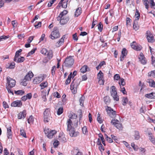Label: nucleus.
Instances as JSON below:
<instances>
[{
	"mask_svg": "<svg viewBox=\"0 0 155 155\" xmlns=\"http://www.w3.org/2000/svg\"><path fill=\"white\" fill-rule=\"evenodd\" d=\"M69 119L68 120L67 122V130H68L71 127V126L73 125V122L74 126L75 127H77L78 125V121L76 120L77 116L75 114L73 113H71L69 115Z\"/></svg>",
	"mask_w": 155,
	"mask_h": 155,
	"instance_id": "1",
	"label": "nucleus"
},
{
	"mask_svg": "<svg viewBox=\"0 0 155 155\" xmlns=\"http://www.w3.org/2000/svg\"><path fill=\"white\" fill-rule=\"evenodd\" d=\"M7 83L6 88L8 93L14 95V93L11 88L14 87L15 85L16 81L15 80L9 77H7L6 78Z\"/></svg>",
	"mask_w": 155,
	"mask_h": 155,
	"instance_id": "2",
	"label": "nucleus"
},
{
	"mask_svg": "<svg viewBox=\"0 0 155 155\" xmlns=\"http://www.w3.org/2000/svg\"><path fill=\"white\" fill-rule=\"evenodd\" d=\"M74 60L71 56H69L66 58L63 64V66H64L68 68L72 66L74 63Z\"/></svg>",
	"mask_w": 155,
	"mask_h": 155,
	"instance_id": "3",
	"label": "nucleus"
},
{
	"mask_svg": "<svg viewBox=\"0 0 155 155\" xmlns=\"http://www.w3.org/2000/svg\"><path fill=\"white\" fill-rule=\"evenodd\" d=\"M57 20L58 21H60L61 25H64L67 23L69 20V18L68 16H58L57 18Z\"/></svg>",
	"mask_w": 155,
	"mask_h": 155,
	"instance_id": "4",
	"label": "nucleus"
},
{
	"mask_svg": "<svg viewBox=\"0 0 155 155\" xmlns=\"http://www.w3.org/2000/svg\"><path fill=\"white\" fill-rule=\"evenodd\" d=\"M50 36L51 38L52 39H55L60 37V34L57 27H54V28L53 31L51 32Z\"/></svg>",
	"mask_w": 155,
	"mask_h": 155,
	"instance_id": "5",
	"label": "nucleus"
},
{
	"mask_svg": "<svg viewBox=\"0 0 155 155\" xmlns=\"http://www.w3.org/2000/svg\"><path fill=\"white\" fill-rule=\"evenodd\" d=\"M50 110L49 109H46L44 113V121L45 123L49 121L50 118Z\"/></svg>",
	"mask_w": 155,
	"mask_h": 155,
	"instance_id": "6",
	"label": "nucleus"
},
{
	"mask_svg": "<svg viewBox=\"0 0 155 155\" xmlns=\"http://www.w3.org/2000/svg\"><path fill=\"white\" fill-rule=\"evenodd\" d=\"M110 123L111 124L114 125L117 129L119 130H122L123 127L122 124L120 123L119 120L116 119H112Z\"/></svg>",
	"mask_w": 155,
	"mask_h": 155,
	"instance_id": "7",
	"label": "nucleus"
},
{
	"mask_svg": "<svg viewBox=\"0 0 155 155\" xmlns=\"http://www.w3.org/2000/svg\"><path fill=\"white\" fill-rule=\"evenodd\" d=\"M106 110L108 114L111 117L114 118L116 117L117 114L116 112L110 107L107 106V108H106Z\"/></svg>",
	"mask_w": 155,
	"mask_h": 155,
	"instance_id": "8",
	"label": "nucleus"
},
{
	"mask_svg": "<svg viewBox=\"0 0 155 155\" xmlns=\"http://www.w3.org/2000/svg\"><path fill=\"white\" fill-rule=\"evenodd\" d=\"M41 52L42 54L47 56L48 57L49 59L52 58L53 57V52L51 50L48 51L46 49L43 48L41 51Z\"/></svg>",
	"mask_w": 155,
	"mask_h": 155,
	"instance_id": "9",
	"label": "nucleus"
},
{
	"mask_svg": "<svg viewBox=\"0 0 155 155\" xmlns=\"http://www.w3.org/2000/svg\"><path fill=\"white\" fill-rule=\"evenodd\" d=\"M44 131L48 137L49 138H53V136L56 133L57 131L55 130H49V129H45Z\"/></svg>",
	"mask_w": 155,
	"mask_h": 155,
	"instance_id": "10",
	"label": "nucleus"
},
{
	"mask_svg": "<svg viewBox=\"0 0 155 155\" xmlns=\"http://www.w3.org/2000/svg\"><path fill=\"white\" fill-rule=\"evenodd\" d=\"M111 91L110 92L111 96L113 97L114 100L118 101L119 97L117 95L115 87L114 86H113L111 87Z\"/></svg>",
	"mask_w": 155,
	"mask_h": 155,
	"instance_id": "11",
	"label": "nucleus"
},
{
	"mask_svg": "<svg viewBox=\"0 0 155 155\" xmlns=\"http://www.w3.org/2000/svg\"><path fill=\"white\" fill-rule=\"evenodd\" d=\"M130 45L133 49L137 51H140L142 48L140 45L137 44L135 41H133L131 43Z\"/></svg>",
	"mask_w": 155,
	"mask_h": 155,
	"instance_id": "12",
	"label": "nucleus"
},
{
	"mask_svg": "<svg viewBox=\"0 0 155 155\" xmlns=\"http://www.w3.org/2000/svg\"><path fill=\"white\" fill-rule=\"evenodd\" d=\"M146 35L148 42L153 43L154 41V37L150 31H147Z\"/></svg>",
	"mask_w": 155,
	"mask_h": 155,
	"instance_id": "13",
	"label": "nucleus"
},
{
	"mask_svg": "<svg viewBox=\"0 0 155 155\" xmlns=\"http://www.w3.org/2000/svg\"><path fill=\"white\" fill-rule=\"evenodd\" d=\"M67 130L69 131V134L72 137H76L79 134V133L78 132H75L74 129L72 128V126H71V127L69 129V130Z\"/></svg>",
	"mask_w": 155,
	"mask_h": 155,
	"instance_id": "14",
	"label": "nucleus"
},
{
	"mask_svg": "<svg viewBox=\"0 0 155 155\" xmlns=\"http://www.w3.org/2000/svg\"><path fill=\"white\" fill-rule=\"evenodd\" d=\"M139 61L142 64H146L147 61V60L142 52L140 53L139 56Z\"/></svg>",
	"mask_w": 155,
	"mask_h": 155,
	"instance_id": "15",
	"label": "nucleus"
},
{
	"mask_svg": "<svg viewBox=\"0 0 155 155\" xmlns=\"http://www.w3.org/2000/svg\"><path fill=\"white\" fill-rule=\"evenodd\" d=\"M68 1V0H61L59 3L58 6L60 7L61 6L63 8H66L67 7Z\"/></svg>",
	"mask_w": 155,
	"mask_h": 155,
	"instance_id": "16",
	"label": "nucleus"
},
{
	"mask_svg": "<svg viewBox=\"0 0 155 155\" xmlns=\"http://www.w3.org/2000/svg\"><path fill=\"white\" fill-rule=\"evenodd\" d=\"M22 105V103L21 101H17L12 103L11 105L14 107H21Z\"/></svg>",
	"mask_w": 155,
	"mask_h": 155,
	"instance_id": "17",
	"label": "nucleus"
},
{
	"mask_svg": "<svg viewBox=\"0 0 155 155\" xmlns=\"http://www.w3.org/2000/svg\"><path fill=\"white\" fill-rule=\"evenodd\" d=\"M80 81L78 79H74L71 84V86L78 87L80 84Z\"/></svg>",
	"mask_w": 155,
	"mask_h": 155,
	"instance_id": "18",
	"label": "nucleus"
},
{
	"mask_svg": "<svg viewBox=\"0 0 155 155\" xmlns=\"http://www.w3.org/2000/svg\"><path fill=\"white\" fill-rule=\"evenodd\" d=\"M43 80V77H38L35 78L33 82L34 84H37L41 82Z\"/></svg>",
	"mask_w": 155,
	"mask_h": 155,
	"instance_id": "19",
	"label": "nucleus"
},
{
	"mask_svg": "<svg viewBox=\"0 0 155 155\" xmlns=\"http://www.w3.org/2000/svg\"><path fill=\"white\" fill-rule=\"evenodd\" d=\"M26 111L24 110L23 111L19 113L18 116V119H24L26 117Z\"/></svg>",
	"mask_w": 155,
	"mask_h": 155,
	"instance_id": "20",
	"label": "nucleus"
},
{
	"mask_svg": "<svg viewBox=\"0 0 155 155\" xmlns=\"http://www.w3.org/2000/svg\"><path fill=\"white\" fill-rule=\"evenodd\" d=\"M121 53L122 55H120V61H122L124 59V57L127 54V51L125 48L123 49Z\"/></svg>",
	"mask_w": 155,
	"mask_h": 155,
	"instance_id": "21",
	"label": "nucleus"
},
{
	"mask_svg": "<svg viewBox=\"0 0 155 155\" xmlns=\"http://www.w3.org/2000/svg\"><path fill=\"white\" fill-rule=\"evenodd\" d=\"M33 76V74L31 71H30L25 76L24 78H25L26 80L29 81L31 80V78Z\"/></svg>",
	"mask_w": 155,
	"mask_h": 155,
	"instance_id": "22",
	"label": "nucleus"
},
{
	"mask_svg": "<svg viewBox=\"0 0 155 155\" xmlns=\"http://www.w3.org/2000/svg\"><path fill=\"white\" fill-rule=\"evenodd\" d=\"M7 135L8 139H11L12 138V133L11 127L7 128Z\"/></svg>",
	"mask_w": 155,
	"mask_h": 155,
	"instance_id": "23",
	"label": "nucleus"
},
{
	"mask_svg": "<svg viewBox=\"0 0 155 155\" xmlns=\"http://www.w3.org/2000/svg\"><path fill=\"white\" fill-rule=\"evenodd\" d=\"M59 138L58 139L61 142L63 143H65L67 141V139L65 137L64 134H61V135L60 134L58 136Z\"/></svg>",
	"mask_w": 155,
	"mask_h": 155,
	"instance_id": "24",
	"label": "nucleus"
},
{
	"mask_svg": "<svg viewBox=\"0 0 155 155\" xmlns=\"http://www.w3.org/2000/svg\"><path fill=\"white\" fill-rule=\"evenodd\" d=\"M81 7H78L77 8L75 12L74 16L75 17H78L81 13Z\"/></svg>",
	"mask_w": 155,
	"mask_h": 155,
	"instance_id": "25",
	"label": "nucleus"
},
{
	"mask_svg": "<svg viewBox=\"0 0 155 155\" xmlns=\"http://www.w3.org/2000/svg\"><path fill=\"white\" fill-rule=\"evenodd\" d=\"M64 37L63 38V37H62V38L60 39L56 43V46L57 47H59L60 45H61L63 44L64 41Z\"/></svg>",
	"mask_w": 155,
	"mask_h": 155,
	"instance_id": "26",
	"label": "nucleus"
},
{
	"mask_svg": "<svg viewBox=\"0 0 155 155\" xmlns=\"http://www.w3.org/2000/svg\"><path fill=\"white\" fill-rule=\"evenodd\" d=\"M133 28L135 30H137L138 29L139 26L138 24V21H134L133 24Z\"/></svg>",
	"mask_w": 155,
	"mask_h": 155,
	"instance_id": "27",
	"label": "nucleus"
},
{
	"mask_svg": "<svg viewBox=\"0 0 155 155\" xmlns=\"http://www.w3.org/2000/svg\"><path fill=\"white\" fill-rule=\"evenodd\" d=\"M22 51V50L20 49L18 51H17L15 53V58L14 59V61H16L17 58L20 56V53H21Z\"/></svg>",
	"mask_w": 155,
	"mask_h": 155,
	"instance_id": "28",
	"label": "nucleus"
},
{
	"mask_svg": "<svg viewBox=\"0 0 155 155\" xmlns=\"http://www.w3.org/2000/svg\"><path fill=\"white\" fill-rule=\"evenodd\" d=\"M145 97L149 98H153L155 97V93H151L149 94H146Z\"/></svg>",
	"mask_w": 155,
	"mask_h": 155,
	"instance_id": "29",
	"label": "nucleus"
},
{
	"mask_svg": "<svg viewBox=\"0 0 155 155\" xmlns=\"http://www.w3.org/2000/svg\"><path fill=\"white\" fill-rule=\"evenodd\" d=\"M88 67L86 65H84L81 69L80 71L81 72L84 73L87 71Z\"/></svg>",
	"mask_w": 155,
	"mask_h": 155,
	"instance_id": "30",
	"label": "nucleus"
},
{
	"mask_svg": "<svg viewBox=\"0 0 155 155\" xmlns=\"http://www.w3.org/2000/svg\"><path fill=\"white\" fill-rule=\"evenodd\" d=\"M149 83V85L151 87H155V83L154 81L152 79H149L147 81Z\"/></svg>",
	"mask_w": 155,
	"mask_h": 155,
	"instance_id": "31",
	"label": "nucleus"
},
{
	"mask_svg": "<svg viewBox=\"0 0 155 155\" xmlns=\"http://www.w3.org/2000/svg\"><path fill=\"white\" fill-rule=\"evenodd\" d=\"M142 2H143V4L145 6V8L147 9H148L149 7V5H148V3H149L148 0H142Z\"/></svg>",
	"mask_w": 155,
	"mask_h": 155,
	"instance_id": "32",
	"label": "nucleus"
},
{
	"mask_svg": "<svg viewBox=\"0 0 155 155\" xmlns=\"http://www.w3.org/2000/svg\"><path fill=\"white\" fill-rule=\"evenodd\" d=\"M97 78L98 79H103V74L101 71H100L97 74Z\"/></svg>",
	"mask_w": 155,
	"mask_h": 155,
	"instance_id": "33",
	"label": "nucleus"
},
{
	"mask_svg": "<svg viewBox=\"0 0 155 155\" xmlns=\"http://www.w3.org/2000/svg\"><path fill=\"white\" fill-rule=\"evenodd\" d=\"M135 19L134 20L138 21L140 17V14L138 12V10L137 9H136V11L135 14Z\"/></svg>",
	"mask_w": 155,
	"mask_h": 155,
	"instance_id": "34",
	"label": "nucleus"
},
{
	"mask_svg": "<svg viewBox=\"0 0 155 155\" xmlns=\"http://www.w3.org/2000/svg\"><path fill=\"white\" fill-rule=\"evenodd\" d=\"M25 93V91L22 90H19L17 91H15V93L18 95H22Z\"/></svg>",
	"mask_w": 155,
	"mask_h": 155,
	"instance_id": "35",
	"label": "nucleus"
},
{
	"mask_svg": "<svg viewBox=\"0 0 155 155\" xmlns=\"http://www.w3.org/2000/svg\"><path fill=\"white\" fill-rule=\"evenodd\" d=\"M28 80H27L25 79V78H24V79H23L21 82V85L26 86L27 85Z\"/></svg>",
	"mask_w": 155,
	"mask_h": 155,
	"instance_id": "36",
	"label": "nucleus"
},
{
	"mask_svg": "<svg viewBox=\"0 0 155 155\" xmlns=\"http://www.w3.org/2000/svg\"><path fill=\"white\" fill-rule=\"evenodd\" d=\"M118 83L120 86H121V85L123 86L125 85V82L124 81V80L122 78L120 79Z\"/></svg>",
	"mask_w": 155,
	"mask_h": 155,
	"instance_id": "37",
	"label": "nucleus"
},
{
	"mask_svg": "<svg viewBox=\"0 0 155 155\" xmlns=\"http://www.w3.org/2000/svg\"><path fill=\"white\" fill-rule=\"evenodd\" d=\"M123 104L124 106H125L126 105L128 101V100L127 97H123V99L122 100Z\"/></svg>",
	"mask_w": 155,
	"mask_h": 155,
	"instance_id": "38",
	"label": "nucleus"
},
{
	"mask_svg": "<svg viewBox=\"0 0 155 155\" xmlns=\"http://www.w3.org/2000/svg\"><path fill=\"white\" fill-rule=\"evenodd\" d=\"M104 102L106 104L109 103L110 102V100L109 96H106L104 98Z\"/></svg>",
	"mask_w": 155,
	"mask_h": 155,
	"instance_id": "39",
	"label": "nucleus"
},
{
	"mask_svg": "<svg viewBox=\"0 0 155 155\" xmlns=\"http://www.w3.org/2000/svg\"><path fill=\"white\" fill-rule=\"evenodd\" d=\"M28 123L29 124L33 123L34 121V118L32 115L30 116L29 117L27 120Z\"/></svg>",
	"mask_w": 155,
	"mask_h": 155,
	"instance_id": "40",
	"label": "nucleus"
},
{
	"mask_svg": "<svg viewBox=\"0 0 155 155\" xmlns=\"http://www.w3.org/2000/svg\"><path fill=\"white\" fill-rule=\"evenodd\" d=\"M99 137L101 138V140L102 141V143L104 146L106 145L105 141L104 140L103 135L101 134H99L98 135Z\"/></svg>",
	"mask_w": 155,
	"mask_h": 155,
	"instance_id": "41",
	"label": "nucleus"
},
{
	"mask_svg": "<svg viewBox=\"0 0 155 155\" xmlns=\"http://www.w3.org/2000/svg\"><path fill=\"white\" fill-rule=\"evenodd\" d=\"M48 83L46 82H42L40 84V86L41 89H43L45 87L47 86Z\"/></svg>",
	"mask_w": 155,
	"mask_h": 155,
	"instance_id": "42",
	"label": "nucleus"
},
{
	"mask_svg": "<svg viewBox=\"0 0 155 155\" xmlns=\"http://www.w3.org/2000/svg\"><path fill=\"white\" fill-rule=\"evenodd\" d=\"M20 134L25 138L27 137L26 133L22 128L20 129Z\"/></svg>",
	"mask_w": 155,
	"mask_h": 155,
	"instance_id": "43",
	"label": "nucleus"
},
{
	"mask_svg": "<svg viewBox=\"0 0 155 155\" xmlns=\"http://www.w3.org/2000/svg\"><path fill=\"white\" fill-rule=\"evenodd\" d=\"M25 60V58L23 57H21L20 58H17V60H16L17 62L18 63H21L22 62L24 61Z\"/></svg>",
	"mask_w": 155,
	"mask_h": 155,
	"instance_id": "44",
	"label": "nucleus"
},
{
	"mask_svg": "<svg viewBox=\"0 0 155 155\" xmlns=\"http://www.w3.org/2000/svg\"><path fill=\"white\" fill-rule=\"evenodd\" d=\"M78 87L71 86V89L74 94H76L77 92V88Z\"/></svg>",
	"mask_w": 155,
	"mask_h": 155,
	"instance_id": "45",
	"label": "nucleus"
},
{
	"mask_svg": "<svg viewBox=\"0 0 155 155\" xmlns=\"http://www.w3.org/2000/svg\"><path fill=\"white\" fill-rule=\"evenodd\" d=\"M135 139L136 140H138L140 138L139 133L138 131H135Z\"/></svg>",
	"mask_w": 155,
	"mask_h": 155,
	"instance_id": "46",
	"label": "nucleus"
},
{
	"mask_svg": "<svg viewBox=\"0 0 155 155\" xmlns=\"http://www.w3.org/2000/svg\"><path fill=\"white\" fill-rule=\"evenodd\" d=\"M68 12L66 10H64L63 12H61L59 16H67L66 15L67 14Z\"/></svg>",
	"mask_w": 155,
	"mask_h": 155,
	"instance_id": "47",
	"label": "nucleus"
},
{
	"mask_svg": "<svg viewBox=\"0 0 155 155\" xmlns=\"http://www.w3.org/2000/svg\"><path fill=\"white\" fill-rule=\"evenodd\" d=\"M63 112V109L62 107H60L58 110L57 113L58 115H60Z\"/></svg>",
	"mask_w": 155,
	"mask_h": 155,
	"instance_id": "48",
	"label": "nucleus"
},
{
	"mask_svg": "<svg viewBox=\"0 0 155 155\" xmlns=\"http://www.w3.org/2000/svg\"><path fill=\"white\" fill-rule=\"evenodd\" d=\"M150 3L151 4V8L155 9V3L154 2L153 0H150Z\"/></svg>",
	"mask_w": 155,
	"mask_h": 155,
	"instance_id": "49",
	"label": "nucleus"
},
{
	"mask_svg": "<svg viewBox=\"0 0 155 155\" xmlns=\"http://www.w3.org/2000/svg\"><path fill=\"white\" fill-rule=\"evenodd\" d=\"M84 97L83 96H81L79 99V102H80V105L81 106H83L84 101Z\"/></svg>",
	"mask_w": 155,
	"mask_h": 155,
	"instance_id": "50",
	"label": "nucleus"
},
{
	"mask_svg": "<svg viewBox=\"0 0 155 155\" xmlns=\"http://www.w3.org/2000/svg\"><path fill=\"white\" fill-rule=\"evenodd\" d=\"M82 130L83 133L84 134H86L88 133L87 128L86 126H84L82 128Z\"/></svg>",
	"mask_w": 155,
	"mask_h": 155,
	"instance_id": "51",
	"label": "nucleus"
},
{
	"mask_svg": "<svg viewBox=\"0 0 155 155\" xmlns=\"http://www.w3.org/2000/svg\"><path fill=\"white\" fill-rule=\"evenodd\" d=\"M97 26L99 30L101 32L103 29V25L101 22H100L98 25Z\"/></svg>",
	"mask_w": 155,
	"mask_h": 155,
	"instance_id": "52",
	"label": "nucleus"
},
{
	"mask_svg": "<svg viewBox=\"0 0 155 155\" xmlns=\"http://www.w3.org/2000/svg\"><path fill=\"white\" fill-rule=\"evenodd\" d=\"M149 140L154 145H155V139L152 136L150 135L149 136Z\"/></svg>",
	"mask_w": 155,
	"mask_h": 155,
	"instance_id": "53",
	"label": "nucleus"
},
{
	"mask_svg": "<svg viewBox=\"0 0 155 155\" xmlns=\"http://www.w3.org/2000/svg\"><path fill=\"white\" fill-rule=\"evenodd\" d=\"M15 64L14 62H12L9 65V66L8 67V68L9 69H13L15 67Z\"/></svg>",
	"mask_w": 155,
	"mask_h": 155,
	"instance_id": "54",
	"label": "nucleus"
},
{
	"mask_svg": "<svg viewBox=\"0 0 155 155\" xmlns=\"http://www.w3.org/2000/svg\"><path fill=\"white\" fill-rule=\"evenodd\" d=\"M36 49V48H35L32 49L30 51L28 52L27 56H30L32 54L34 53Z\"/></svg>",
	"mask_w": 155,
	"mask_h": 155,
	"instance_id": "55",
	"label": "nucleus"
},
{
	"mask_svg": "<svg viewBox=\"0 0 155 155\" xmlns=\"http://www.w3.org/2000/svg\"><path fill=\"white\" fill-rule=\"evenodd\" d=\"M120 78H120V75L118 74H116L114 76V79L115 80H118L119 79L120 80Z\"/></svg>",
	"mask_w": 155,
	"mask_h": 155,
	"instance_id": "56",
	"label": "nucleus"
},
{
	"mask_svg": "<svg viewBox=\"0 0 155 155\" xmlns=\"http://www.w3.org/2000/svg\"><path fill=\"white\" fill-rule=\"evenodd\" d=\"M41 22H39L37 24H35L34 26L36 28H38L41 26Z\"/></svg>",
	"mask_w": 155,
	"mask_h": 155,
	"instance_id": "57",
	"label": "nucleus"
},
{
	"mask_svg": "<svg viewBox=\"0 0 155 155\" xmlns=\"http://www.w3.org/2000/svg\"><path fill=\"white\" fill-rule=\"evenodd\" d=\"M148 76H152L153 77L155 76V72L153 71H151V72H149L148 73Z\"/></svg>",
	"mask_w": 155,
	"mask_h": 155,
	"instance_id": "58",
	"label": "nucleus"
},
{
	"mask_svg": "<svg viewBox=\"0 0 155 155\" xmlns=\"http://www.w3.org/2000/svg\"><path fill=\"white\" fill-rule=\"evenodd\" d=\"M56 0H51V1H50V2L48 3V7H51L53 3L56 1Z\"/></svg>",
	"mask_w": 155,
	"mask_h": 155,
	"instance_id": "59",
	"label": "nucleus"
},
{
	"mask_svg": "<svg viewBox=\"0 0 155 155\" xmlns=\"http://www.w3.org/2000/svg\"><path fill=\"white\" fill-rule=\"evenodd\" d=\"M34 38V36L29 37L28 40V43H30L33 40V39Z\"/></svg>",
	"mask_w": 155,
	"mask_h": 155,
	"instance_id": "60",
	"label": "nucleus"
},
{
	"mask_svg": "<svg viewBox=\"0 0 155 155\" xmlns=\"http://www.w3.org/2000/svg\"><path fill=\"white\" fill-rule=\"evenodd\" d=\"M107 141L109 143H111L113 142V140L112 138L109 137L108 136L107 137V138H105Z\"/></svg>",
	"mask_w": 155,
	"mask_h": 155,
	"instance_id": "61",
	"label": "nucleus"
},
{
	"mask_svg": "<svg viewBox=\"0 0 155 155\" xmlns=\"http://www.w3.org/2000/svg\"><path fill=\"white\" fill-rule=\"evenodd\" d=\"M59 144V143L58 141L56 140L53 143V145L54 147H55L58 146Z\"/></svg>",
	"mask_w": 155,
	"mask_h": 155,
	"instance_id": "62",
	"label": "nucleus"
},
{
	"mask_svg": "<svg viewBox=\"0 0 155 155\" xmlns=\"http://www.w3.org/2000/svg\"><path fill=\"white\" fill-rule=\"evenodd\" d=\"M99 149L101 152H102V151H104V147H103L102 144L99 145Z\"/></svg>",
	"mask_w": 155,
	"mask_h": 155,
	"instance_id": "63",
	"label": "nucleus"
},
{
	"mask_svg": "<svg viewBox=\"0 0 155 155\" xmlns=\"http://www.w3.org/2000/svg\"><path fill=\"white\" fill-rule=\"evenodd\" d=\"M78 150L77 149H74L71 151V154L72 155H75L77 153V152H78Z\"/></svg>",
	"mask_w": 155,
	"mask_h": 155,
	"instance_id": "64",
	"label": "nucleus"
}]
</instances>
